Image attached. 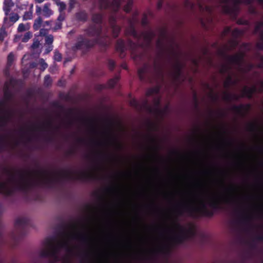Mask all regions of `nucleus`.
Listing matches in <instances>:
<instances>
[{
    "label": "nucleus",
    "instance_id": "f257e3e1",
    "mask_svg": "<svg viewBox=\"0 0 263 263\" xmlns=\"http://www.w3.org/2000/svg\"><path fill=\"white\" fill-rule=\"evenodd\" d=\"M139 15L138 11H135L132 18L128 19L129 26L126 28L125 34L126 36L131 35L137 41L134 42L131 39H127L126 43L123 39H118L116 43V51L119 53V57L123 59L126 56V50L129 49L131 52L132 58L134 61L141 60L142 59V54L137 52L139 47H143V44L139 43L141 40V35H139L136 29V23L138 21L137 16Z\"/></svg>",
    "mask_w": 263,
    "mask_h": 263
},
{
    "label": "nucleus",
    "instance_id": "f03ea898",
    "mask_svg": "<svg viewBox=\"0 0 263 263\" xmlns=\"http://www.w3.org/2000/svg\"><path fill=\"white\" fill-rule=\"evenodd\" d=\"M209 205L212 208V210H209L206 205L204 203H202L200 207L182 205L178 209L177 212L180 215H182L184 212H186L192 217H198L199 216H204L212 217L214 216L216 211L222 209L219 200L217 198H214L210 202Z\"/></svg>",
    "mask_w": 263,
    "mask_h": 263
},
{
    "label": "nucleus",
    "instance_id": "7ed1b4c3",
    "mask_svg": "<svg viewBox=\"0 0 263 263\" xmlns=\"http://www.w3.org/2000/svg\"><path fill=\"white\" fill-rule=\"evenodd\" d=\"M56 238L54 236L46 238L43 241V245L46 248L40 251V256L42 258H47L59 255L60 249H65L69 254L73 253V249L69 246L67 241H59L57 245H54V242Z\"/></svg>",
    "mask_w": 263,
    "mask_h": 263
},
{
    "label": "nucleus",
    "instance_id": "20e7f679",
    "mask_svg": "<svg viewBox=\"0 0 263 263\" xmlns=\"http://www.w3.org/2000/svg\"><path fill=\"white\" fill-rule=\"evenodd\" d=\"M98 1L100 10L110 9L112 12L108 18L110 26L117 25L116 13L120 8L121 0H112L111 2L109 0H98Z\"/></svg>",
    "mask_w": 263,
    "mask_h": 263
},
{
    "label": "nucleus",
    "instance_id": "39448f33",
    "mask_svg": "<svg viewBox=\"0 0 263 263\" xmlns=\"http://www.w3.org/2000/svg\"><path fill=\"white\" fill-rule=\"evenodd\" d=\"M84 31L88 36H96L95 39L98 40V44H101L104 47H107L109 45L110 41L108 35H106L104 41H102L103 39L101 36L102 32V26H97L95 25H92L85 29Z\"/></svg>",
    "mask_w": 263,
    "mask_h": 263
},
{
    "label": "nucleus",
    "instance_id": "423d86ee",
    "mask_svg": "<svg viewBox=\"0 0 263 263\" xmlns=\"http://www.w3.org/2000/svg\"><path fill=\"white\" fill-rule=\"evenodd\" d=\"M223 4L222 9L224 13L236 18L239 13V5L243 3L242 0H220Z\"/></svg>",
    "mask_w": 263,
    "mask_h": 263
},
{
    "label": "nucleus",
    "instance_id": "0eeeda50",
    "mask_svg": "<svg viewBox=\"0 0 263 263\" xmlns=\"http://www.w3.org/2000/svg\"><path fill=\"white\" fill-rule=\"evenodd\" d=\"M175 226L179 231V233L173 236L171 239L175 244H182L184 241L189 239L190 236L194 235V230L191 228L187 230L178 222H176Z\"/></svg>",
    "mask_w": 263,
    "mask_h": 263
},
{
    "label": "nucleus",
    "instance_id": "6e6552de",
    "mask_svg": "<svg viewBox=\"0 0 263 263\" xmlns=\"http://www.w3.org/2000/svg\"><path fill=\"white\" fill-rule=\"evenodd\" d=\"M98 40L97 39H88L84 37L82 35H80L78 37V40L72 49L74 51L79 50H87L98 44Z\"/></svg>",
    "mask_w": 263,
    "mask_h": 263
},
{
    "label": "nucleus",
    "instance_id": "1a4fd4ad",
    "mask_svg": "<svg viewBox=\"0 0 263 263\" xmlns=\"http://www.w3.org/2000/svg\"><path fill=\"white\" fill-rule=\"evenodd\" d=\"M7 103L4 99L0 100V108H2L1 111L4 114L1 118L0 127H5L14 115V112L12 109L5 108Z\"/></svg>",
    "mask_w": 263,
    "mask_h": 263
},
{
    "label": "nucleus",
    "instance_id": "9d476101",
    "mask_svg": "<svg viewBox=\"0 0 263 263\" xmlns=\"http://www.w3.org/2000/svg\"><path fill=\"white\" fill-rule=\"evenodd\" d=\"M219 53L221 55L224 57L229 63L238 66L241 65L245 57V53L243 52H239L233 55H227L224 51L221 50Z\"/></svg>",
    "mask_w": 263,
    "mask_h": 263
},
{
    "label": "nucleus",
    "instance_id": "9b49d317",
    "mask_svg": "<svg viewBox=\"0 0 263 263\" xmlns=\"http://www.w3.org/2000/svg\"><path fill=\"white\" fill-rule=\"evenodd\" d=\"M30 224V219L26 217L17 218L14 223L15 227L17 231L19 232L21 236H23L25 235V229Z\"/></svg>",
    "mask_w": 263,
    "mask_h": 263
},
{
    "label": "nucleus",
    "instance_id": "f8f14e48",
    "mask_svg": "<svg viewBox=\"0 0 263 263\" xmlns=\"http://www.w3.org/2000/svg\"><path fill=\"white\" fill-rule=\"evenodd\" d=\"M151 66L148 63H145L143 66L138 70V76L142 82H150L151 79L148 76L149 74Z\"/></svg>",
    "mask_w": 263,
    "mask_h": 263
},
{
    "label": "nucleus",
    "instance_id": "ddd939ff",
    "mask_svg": "<svg viewBox=\"0 0 263 263\" xmlns=\"http://www.w3.org/2000/svg\"><path fill=\"white\" fill-rule=\"evenodd\" d=\"M14 80L11 79L9 81H6L4 86V99L8 103L11 102L14 97L13 94L10 89V86L13 84Z\"/></svg>",
    "mask_w": 263,
    "mask_h": 263
},
{
    "label": "nucleus",
    "instance_id": "4468645a",
    "mask_svg": "<svg viewBox=\"0 0 263 263\" xmlns=\"http://www.w3.org/2000/svg\"><path fill=\"white\" fill-rule=\"evenodd\" d=\"M143 106L144 107L146 108V110L149 113L154 114L160 117H163L168 109V106H166L163 109H161L159 107H152L148 104L147 101L144 102Z\"/></svg>",
    "mask_w": 263,
    "mask_h": 263
},
{
    "label": "nucleus",
    "instance_id": "2eb2a0df",
    "mask_svg": "<svg viewBox=\"0 0 263 263\" xmlns=\"http://www.w3.org/2000/svg\"><path fill=\"white\" fill-rule=\"evenodd\" d=\"M139 35H141V39L142 37L143 38L146 46H149L153 39L156 36V33L154 31L149 30L148 31H143L139 33Z\"/></svg>",
    "mask_w": 263,
    "mask_h": 263
},
{
    "label": "nucleus",
    "instance_id": "dca6fc26",
    "mask_svg": "<svg viewBox=\"0 0 263 263\" xmlns=\"http://www.w3.org/2000/svg\"><path fill=\"white\" fill-rule=\"evenodd\" d=\"M174 71L172 76L175 80H178L182 74L183 65L177 60L173 65Z\"/></svg>",
    "mask_w": 263,
    "mask_h": 263
},
{
    "label": "nucleus",
    "instance_id": "f3484780",
    "mask_svg": "<svg viewBox=\"0 0 263 263\" xmlns=\"http://www.w3.org/2000/svg\"><path fill=\"white\" fill-rule=\"evenodd\" d=\"M68 235L71 239L79 240L83 244H87L89 241V237L85 233H70Z\"/></svg>",
    "mask_w": 263,
    "mask_h": 263
},
{
    "label": "nucleus",
    "instance_id": "a211bd4d",
    "mask_svg": "<svg viewBox=\"0 0 263 263\" xmlns=\"http://www.w3.org/2000/svg\"><path fill=\"white\" fill-rule=\"evenodd\" d=\"M35 13L38 16V17L34 20V24L33 25V28L34 30H38L42 26L43 20L41 16L42 14V8L37 5L36 6Z\"/></svg>",
    "mask_w": 263,
    "mask_h": 263
},
{
    "label": "nucleus",
    "instance_id": "6ab92c4d",
    "mask_svg": "<svg viewBox=\"0 0 263 263\" xmlns=\"http://www.w3.org/2000/svg\"><path fill=\"white\" fill-rule=\"evenodd\" d=\"M250 107L251 105L249 104L246 105L240 104L239 105H234L232 106V110L239 115L244 116L245 113L250 109Z\"/></svg>",
    "mask_w": 263,
    "mask_h": 263
},
{
    "label": "nucleus",
    "instance_id": "aec40b11",
    "mask_svg": "<svg viewBox=\"0 0 263 263\" xmlns=\"http://www.w3.org/2000/svg\"><path fill=\"white\" fill-rule=\"evenodd\" d=\"M20 18L19 15L17 13H12L9 17V19L6 16L4 18V26L6 27H9L12 26L14 23L18 20Z\"/></svg>",
    "mask_w": 263,
    "mask_h": 263
},
{
    "label": "nucleus",
    "instance_id": "412c9836",
    "mask_svg": "<svg viewBox=\"0 0 263 263\" xmlns=\"http://www.w3.org/2000/svg\"><path fill=\"white\" fill-rule=\"evenodd\" d=\"M104 18V14L101 13H96L92 15V21L98 25V26H102Z\"/></svg>",
    "mask_w": 263,
    "mask_h": 263
},
{
    "label": "nucleus",
    "instance_id": "4be33fe9",
    "mask_svg": "<svg viewBox=\"0 0 263 263\" xmlns=\"http://www.w3.org/2000/svg\"><path fill=\"white\" fill-rule=\"evenodd\" d=\"M77 21L83 22H86L88 19V14L85 10H81L75 14Z\"/></svg>",
    "mask_w": 263,
    "mask_h": 263
},
{
    "label": "nucleus",
    "instance_id": "5701e85b",
    "mask_svg": "<svg viewBox=\"0 0 263 263\" xmlns=\"http://www.w3.org/2000/svg\"><path fill=\"white\" fill-rule=\"evenodd\" d=\"M50 4H45L43 9L42 8V14L46 18L50 17L52 14V11L50 9Z\"/></svg>",
    "mask_w": 263,
    "mask_h": 263
},
{
    "label": "nucleus",
    "instance_id": "b1692460",
    "mask_svg": "<svg viewBox=\"0 0 263 263\" xmlns=\"http://www.w3.org/2000/svg\"><path fill=\"white\" fill-rule=\"evenodd\" d=\"M120 79L119 74L116 75L114 78L109 79L106 84L107 88H114L115 85L117 84Z\"/></svg>",
    "mask_w": 263,
    "mask_h": 263
},
{
    "label": "nucleus",
    "instance_id": "393cba45",
    "mask_svg": "<svg viewBox=\"0 0 263 263\" xmlns=\"http://www.w3.org/2000/svg\"><path fill=\"white\" fill-rule=\"evenodd\" d=\"M109 135H110L111 138V143L114 144L117 149H120L122 147L121 144L119 142L117 137L112 132V129L110 130Z\"/></svg>",
    "mask_w": 263,
    "mask_h": 263
},
{
    "label": "nucleus",
    "instance_id": "a878e982",
    "mask_svg": "<svg viewBox=\"0 0 263 263\" xmlns=\"http://www.w3.org/2000/svg\"><path fill=\"white\" fill-rule=\"evenodd\" d=\"M145 101L146 100H144L141 104H140L136 99H133L130 101V105L138 110H141L142 109L146 110V108L144 107L143 106L144 103Z\"/></svg>",
    "mask_w": 263,
    "mask_h": 263
},
{
    "label": "nucleus",
    "instance_id": "bb28decb",
    "mask_svg": "<svg viewBox=\"0 0 263 263\" xmlns=\"http://www.w3.org/2000/svg\"><path fill=\"white\" fill-rule=\"evenodd\" d=\"M34 95V91L32 88H28L26 91L25 95L23 98L24 102L26 104H28L30 100L32 98Z\"/></svg>",
    "mask_w": 263,
    "mask_h": 263
},
{
    "label": "nucleus",
    "instance_id": "cd10ccee",
    "mask_svg": "<svg viewBox=\"0 0 263 263\" xmlns=\"http://www.w3.org/2000/svg\"><path fill=\"white\" fill-rule=\"evenodd\" d=\"M160 90V86L159 85L155 86L153 87L149 88L146 92V96L147 97L152 96L154 94H158Z\"/></svg>",
    "mask_w": 263,
    "mask_h": 263
},
{
    "label": "nucleus",
    "instance_id": "c85d7f7f",
    "mask_svg": "<svg viewBox=\"0 0 263 263\" xmlns=\"http://www.w3.org/2000/svg\"><path fill=\"white\" fill-rule=\"evenodd\" d=\"M244 34V31L238 28H235L232 31V36L234 39H237L239 37L242 36Z\"/></svg>",
    "mask_w": 263,
    "mask_h": 263
},
{
    "label": "nucleus",
    "instance_id": "c756f323",
    "mask_svg": "<svg viewBox=\"0 0 263 263\" xmlns=\"http://www.w3.org/2000/svg\"><path fill=\"white\" fill-rule=\"evenodd\" d=\"M110 27L112 29V34L113 37L114 38L118 37L121 30V27L117 25L115 26H111Z\"/></svg>",
    "mask_w": 263,
    "mask_h": 263
},
{
    "label": "nucleus",
    "instance_id": "7c9ffc66",
    "mask_svg": "<svg viewBox=\"0 0 263 263\" xmlns=\"http://www.w3.org/2000/svg\"><path fill=\"white\" fill-rule=\"evenodd\" d=\"M197 4L200 10H203L205 9L206 11H208L209 13H212L213 11V9L209 6H205L202 4L201 0H197Z\"/></svg>",
    "mask_w": 263,
    "mask_h": 263
},
{
    "label": "nucleus",
    "instance_id": "2f4dec72",
    "mask_svg": "<svg viewBox=\"0 0 263 263\" xmlns=\"http://www.w3.org/2000/svg\"><path fill=\"white\" fill-rule=\"evenodd\" d=\"M123 0H121V3ZM127 3L126 5L124 6L123 10L126 13H129L132 10L133 5V0H126Z\"/></svg>",
    "mask_w": 263,
    "mask_h": 263
},
{
    "label": "nucleus",
    "instance_id": "473e14b6",
    "mask_svg": "<svg viewBox=\"0 0 263 263\" xmlns=\"http://www.w3.org/2000/svg\"><path fill=\"white\" fill-rule=\"evenodd\" d=\"M154 72L155 74L157 76H161L163 77L162 68L156 62L154 64Z\"/></svg>",
    "mask_w": 263,
    "mask_h": 263
},
{
    "label": "nucleus",
    "instance_id": "72a5a7b5",
    "mask_svg": "<svg viewBox=\"0 0 263 263\" xmlns=\"http://www.w3.org/2000/svg\"><path fill=\"white\" fill-rule=\"evenodd\" d=\"M243 96L246 97L248 99H252L253 96V92L249 89V87L245 86L242 91Z\"/></svg>",
    "mask_w": 263,
    "mask_h": 263
},
{
    "label": "nucleus",
    "instance_id": "f704fd0d",
    "mask_svg": "<svg viewBox=\"0 0 263 263\" xmlns=\"http://www.w3.org/2000/svg\"><path fill=\"white\" fill-rule=\"evenodd\" d=\"M247 130L251 132H256L258 130V126L255 123H250L248 125Z\"/></svg>",
    "mask_w": 263,
    "mask_h": 263
},
{
    "label": "nucleus",
    "instance_id": "c9c22d12",
    "mask_svg": "<svg viewBox=\"0 0 263 263\" xmlns=\"http://www.w3.org/2000/svg\"><path fill=\"white\" fill-rule=\"evenodd\" d=\"M156 46H157V48L160 51V55H162L164 50L163 43V41L162 39H159L157 41Z\"/></svg>",
    "mask_w": 263,
    "mask_h": 263
},
{
    "label": "nucleus",
    "instance_id": "e433bc0d",
    "mask_svg": "<svg viewBox=\"0 0 263 263\" xmlns=\"http://www.w3.org/2000/svg\"><path fill=\"white\" fill-rule=\"evenodd\" d=\"M52 80L49 75H46L44 79V85L48 87L52 85Z\"/></svg>",
    "mask_w": 263,
    "mask_h": 263
},
{
    "label": "nucleus",
    "instance_id": "4c0bfd02",
    "mask_svg": "<svg viewBox=\"0 0 263 263\" xmlns=\"http://www.w3.org/2000/svg\"><path fill=\"white\" fill-rule=\"evenodd\" d=\"M236 82L233 81L231 76H229L224 83V86L226 88H229L231 85L235 84Z\"/></svg>",
    "mask_w": 263,
    "mask_h": 263
},
{
    "label": "nucleus",
    "instance_id": "58836bf2",
    "mask_svg": "<svg viewBox=\"0 0 263 263\" xmlns=\"http://www.w3.org/2000/svg\"><path fill=\"white\" fill-rule=\"evenodd\" d=\"M184 6L187 9L190 10L192 11L194 10L195 4L191 2L190 0H185Z\"/></svg>",
    "mask_w": 263,
    "mask_h": 263
},
{
    "label": "nucleus",
    "instance_id": "ea45409f",
    "mask_svg": "<svg viewBox=\"0 0 263 263\" xmlns=\"http://www.w3.org/2000/svg\"><path fill=\"white\" fill-rule=\"evenodd\" d=\"M77 227V224L74 222L70 223L69 224L64 223L61 226V228L63 230L66 229H73Z\"/></svg>",
    "mask_w": 263,
    "mask_h": 263
},
{
    "label": "nucleus",
    "instance_id": "a19ab883",
    "mask_svg": "<svg viewBox=\"0 0 263 263\" xmlns=\"http://www.w3.org/2000/svg\"><path fill=\"white\" fill-rule=\"evenodd\" d=\"M105 72L102 69H98L92 72V76L94 77H100L105 74Z\"/></svg>",
    "mask_w": 263,
    "mask_h": 263
},
{
    "label": "nucleus",
    "instance_id": "79ce46f5",
    "mask_svg": "<svg viewBox=\"0 0 263 263\" xmlns=\"http://www.w3.org/2000/svg\"><path fill=\"white\" fill-rule=\"evenodd\" d=\"M3 171L5 173H6L10 176V177L9 179L10 181H16L14 175L12 174L11 171L9 169H8L7 167H4Z\"/></svg>",
    "mask_w": 263,
    "mask_h": 263
},
{
    "label": "nucleus",
    "instance_id": "37998d69",
    "mask_svg": "<svg viewBox=\"0 0 263 263\" xmlns=\"http://www.w3.org/2000/svg\"><path fill=\"white\" fill-rule=\"evenodd\" d=\"M107 66L109 69L112 71L116 67V62L115 61L111 59H108L107 60Z\"/></svg>",
    "mask_w": 263,
    "mask_h": 263
},
{
    "label": "nucleus",
    "instance_id": "c03bdc74",
    "mask_svg": "<svg viewBox=\"0 0 263 263\" xmlns=\"http://www.w3.org/2000/svg\"><path fill=\"white\" fill-rule=\"evenodd\" d=\"M0 194L6 196V183L0 181Z\"/></svg>",
    "mask_w": 263,
    "mask_h": 263
},
{
    "label": "nucleus",
    "instance_id": "a18cd8bd",
    "mask_svg": "<svg viewBox=\"0 0 263 263\" xmlns=\"http://www.w3.org/2000/svg\"><path fill=\"white\" fill-rule=\"evenodd\" d=\"M148 24V15L147 13H144L143 15L142 20H141V25L143 27H145L147 26Z\"/></svg>",
    "mask_w": 263,
    "mask_h": 263
},
{
    "label": "nucleus",
    "instance_id": "49530a36",
    "mask_svg": "<svg viewBox=\"0 0 263 263\" xmlns=\"http://www.w3.org/2000/svg\"><path fill=\"white\" fill-rule=\"evenodd\" d=\"M251 217L249 215H240L239 217V221L243 223H248L251 220Z\"/></svg>",
    "mask_w": 263,
    "mask_h": 263
},
{
    "label": "nucleus",
    "instance_id": "de8ad7c7",
    "mask_svg": "<svg viewBox=\"0 0 263 263\" xmlns=\"http://www.w3.org/2000/svg\"><path fill=\"white\" fill-rule=\"evenodd\" d=\"M53 42V36L49 34L45 37V44L47 45H52Z\"/></svg>",
    "mask_w": 263,
    "mask_h": 263
},
{
    "label": "nucleus",
    "instance_id": "09e8293b",
    "mask_svg": "<svg viewBox=\"0 0 263 263\" xmlns=\"http://www.w3.org/2000/svg\"><path fill=\"white\" fill-rule=\"evenodd\" d=\"M157 252L162 254H168L170 252V248L168 246H164L159 249Z\"/></svg>",
    "mask_w": 263,
    "mask_h": 263
},
{
    "label": "nucleus",
    "instance_id": "8fccbe9b",
    "mask_svg": "<svg viewBox=\"0 0 263 263\" xmlns=\"http://www.w3.org/2000/svg\"><path fill=\"white\" fill-rule=\"evenodd\" d=\"M32 33L30 31L27 32L25 33L24 36L22 39V41L24 43L27 42L32 37Z\"/></svg>",
    "mask_w": 263,
    "mask_h": 263
},
{
    "label": "nucleus",
    "instance_id": "3c124183",
    "mask_svg": "<svg viewBox=\"0 0 263 263\" xmlns=\"http://www.w3.org/2000/svg\"><path fill=\"white\" fill-rule=\"evenodd\" d=\"M11 6L9 4L6 2H5L3 6V10L5 12V14L6 16H7L9 14V12L10 11Z\"/></svg>",
    "mask_w": 263,
    "mask_h": 263
},
{
    "label": "nucleus",
    "instance_id": "603ef678",
    "mask_svg": "<svg viewBox=\"0 0 263 263\" xmlns=\"http://www.w3.org/2000/svg\"><path fill=\"white\" fill-rule=\"evenodd\" d=\"M6 26H4L0 29V41H3L6 35Z\"/></svg>",
    "mask_w": 263,
    "mask_h": 263
},
{
    "label": "nucleus",
    "instance_id": "864d4df0",
    "mask_svg": "<svg viewBox=\"0 0 263 263\" xmlns=\"http://www.w3.org/2000/svg\"><path fill=\"white\" fill-rule=\"evenodd\" d=\"M148 138L150 142L154 144V148L157 151L159 147L157 143L156 139L152 136H148Z\"/></svg>",
    "mask_w": 263,
    "mask_h": 263
},
{
    "label": "nucleus",
    "instance_id": "5fc2aeb1",
    "mask_svg": "<svg viewBox=\"0 0 263 263\" xmlns=\"http://www.w3.org/2000/svg\"><path fill=\"white\" fill-rule=\"evenodd\" d=\"M32 13L31 11H26L25 12L23 18V20H31L32 18Z\"/></svg>",
    "mask_w": 263,
    "mask_h": 263
},
{
    "label": "nucleus",
    "instance_id": "6e6d98bb",
    "mask_svg": "<svg viewBox=\"0 0 263 263\" xmlns=\"http://www.w3.org/2000/svg\"><path fill=\"white\" fill-rule=\"evenodd\" d=\"M6 139L4 136H2L0 138V149L3 150L6 147Z\"/></svg>",
    "mask_w": 263,
    "mask_h": 263
},
{
    "label": "nucleus",
    "instance_id": "4d7b16f0",
    "mask_svg": "<svg viewBox=\"0 0 263 263\" xmlns=\"http://www.w3.org/2000/svg\"><path fill=\"white\" fill-rule=\"evenodd\" d=\"M236 23L239 25H249V21L247 20L240 18L237 20Z\"/></svg>",
    "mask_w": 263,
    "mask_h": 263
},
{
    "label": "nucleus",
    "instance_id": "13d9d810",
    "mask_svg": "<svg viewBox=\"0 0 263 263\" xmlns=\"http://www.w3.org/2000/svg\"><path fill=\"white\" fill-rule=\"evenodd\" d=\"M14 60V55L12 52H10L7 57V65L10 66Z\"/></svg>",
    "mask_w": 263,
    "mask_h": 263
},
{
    "label": "nucleus",
    "instance_id": "bf43d9fd",
    "mask_svg": "<svg viewBox=\"0 0 263 263\" xmlns=\"http://www.w3.org/2000/svg\"><path fill=\"white\" fill-rule=\"evenodd\" d=\"M223 99L224 101L230 102L232 101V93L229 92H224L223 97Z\"/></svg>",
    "mask_w": 263,
    "mask_h": 263
},
{
    "label": "nucleus",
    "instance_id": "052dcab7",
    "mask_svg": "<svg viewBox=\"0 0 263 263\" xmlns=\"http://www.w3.org/2000/svg\"><path fill=\"white\" fill-rule=\"evenodd\" d=\"M229 43L230 44V49H234L238 45V42L236 39H232L229 41Z\"/></svg>",
    "mask_w": 263,
    "mask_h": 263
},
{
    "label": "nucleus",
    "instance_id": "680f3d73",
    "mask_svg": "<svg viewBox=\"0 0 263 263\" xmlns=\"http://www.w3.org/2000/svg\"><path fill=\"white\" fill-rule=\"evenodd\" d=\"M61 54L57 51H54V60L57 62H60L62 60Z\"/></svg>",
    "mask_w": 263,
    "mask_h": 263
},
{
    "label": "nucleus",
    "instance_id": "e2e57ef3",
    "mask_svg": "<svg viewBox=\"0 0 263 263\" xmlns=\"http://www.w3.org/2000/svg\"><path fill=\"white\" fill-rule=\"evenodd\" d=\"M230 69V67L226 65H222L219 70L220 73L223 74Z\"/></svg>",
    "mask_w": 263,
    "mask_h": 263
},
{
    "label": "nucleus",
    "instance_id": "0e129e2a",
    "mask_svg": "<svg viewBox=\"0 0 263 263\" xmlns=\"http://www.w3.org/2000/svg\"><path fill=\"white\" fill-rule=\"evenodd\" d=\"M28 29H29V27L26 28L25 25L23 23H21L18 26L17 31L18 32H22L26 31Z\"/></svg>",
    "mask_w": 263,
    "mask_h": 263
},
{
    "label": "nucleus",
    "instance_id": "69168bd1",
    "mask_svg": "<svg viewBox=\"0 0 263 263\" xmlns=\"http://www.w3.org/2000/svg\"><path fill=\"white\" fill-rule=\"evenodd\" d=\"M40 45V41L38 39H34L33 40V42L31 45V48L33 49H35L39 48Z\"/></svg>",
    "mask_w": 263,
    "mask_h": 263
},
{
    "label": "nucleus",
    "instance_id": "338daca9",
    "mask_svg": "<svg viewBox=\"0 0 263 263\" xmlns=\"http://www.w3.org/2000/svg\"><path fill=\"white\" fill-rule=\"evenodd\" d=\"M48 67L47 64L43 60V59L41 60L40 62V69L41 71H44Z\"/></svg>",
    "mask_w": 263,
    "mask_h": 263
},
{
    "label": "nucleus",
    "instance_id": "774afa93",
    "mask_svg": "<svg viewBox=\"0 0 263 263\" xmlns=\"http://www.w3.org/2000/svg\"><path fill=\"white\" fill-rule=\"evenodd\" d=\"M57 6L59 7V11L60 13H62L64 10L66 9V5L63 2H61Z\"/></svg>",
    "mask_w": 263,
    "mask_h": 263
}]
</instances>
